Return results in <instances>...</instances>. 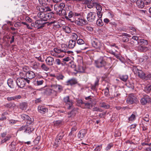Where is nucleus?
<instances>
[{"label": "nucleus", "instance_id": "nucleus-30", "mask_svg": "<svg viewBox=\"0 0 151 151\" xmlns=\"http://www.w3.org/2000/svg\"><path fill=\"white\" fill-rule=\"evenodd\" d=\"M55 64L57 65H61L62 66H64L65 63L64 61H61L59 59H57L55 60Z\"/></svg>", "mask_w": 151, "mask_h": 151}, {"label": "nucleus", "instance_id": "nucleus-59", "mask_svg": "<svg viewBox=\"0 0 151 151\" xmlns=\"http://www.w3.org/2000/svg\"><path fill=\"white\" fill-rule=\"evenodd\" d=\"M56 6L55 5L54 6V9L55 10L58 12V13H60L61 12V10L62 9V8H60V7H58L56 9Z\"/></svg>", "mask_w": 151, "mask_h": 151}, {"label": "nucleus", "instance_id": "nucleus-38", "mask_svg": "<svg viewBox=\"0 0 151 151\" xmlns=\"http://www.w3.org/2000/svg\"><path fill=\"white\" fill-rule=\"evenodd\" d=\"M11 137V136H9L5 137L2 138L1 139V144L4 143L6 142L9 140Z\"/></svg>", "mask_w": 151, "mask_h": 151}, {"label": "nucleus", "instance_id": "nucleus-41", "mask_svg": "<svg viewBox=\"0 0 151 151\" xmlns=\"http://www.w3.org/2000/svg\"><path fill=\"white\" fill-rule=\"evenodd\" d=\"M79 35V33H72V38L73 39V40L76 41L77 40L78 38V36Z\"/></svg>", "mask_w": 151, "mask_h": 151}, {"label": "nucleus", "instance_id": "nucleus-10", "mask_svg": "<svg viewBox=\"0 0 151 151\" xmlns=\"http://www.w3.org/2000/svg\"><path fill=\"white\" fill-rule=\"evenodd\" d=\"M20 117L23 120L27 121L26 124L33 125L34 124V119H32L28 115L23 114L20 116Z\"/></svg>", "mask_w": 151, "mask_h": 151}, {"label": "nucleus", "instance_id": "nucleus-16", "mask_svg": "<svg viewBox=\"0 0 151 151\" xmlns=\"http://www.w3.org/2000/svg\"><path fill=\"white\" fill-rule=\"evenodd\" d=\"M45 61L47 65L50 66H52L55 62L54 58L51 56L47 57Z\"/></svg>", "mask_w": 151, "mask_h": 151}, {"label": "nucleus", "instance_id": "nucleus-58", "mask_svg": "<svg viewBox=\"0 0 151 151\" xmlns=\"http://www.w3.org/2000/svg\"><path fill=\"white\" fill-rule=\"evenodd\" d=\"M126 85L129 88H131L132 89H133L134 88L133 84L132 83H127L126 84Z\"/></svg>", "mask_w": 151, "mask_h": 151}, {"label": "nucleus", "instance_id": "nucleus-33", "mask_svg": "<svg viewBox=\"0 0 151 151\" xmlns=\"http://www.w3.org/2000/svg\"><path fill=\"white\" fill-rule=\"evenodd\" d=\"M77 110L75 109L74 108L70 111L68 112V117H70L74 116L76 114Z\"/></svg>", "mask_w": 151, "mask_h": 151}, {"label": "nucleus", "instance_id": "nucleus-27", "mask_svg": "<svg viewBox=\"0 0 151 151\" xmlns=\"http://www.w3.org/2000/svg\"><path fill=\"white\" fill-rule=\"evenodd\" d=\"M76 44V41L72 40H70L69 42L68 47L70 49H73L74 47Z\"/></svg>", "mask_w": 151, "mask_h": 151}, {"label": "nucleus", "instance_id": "nucleus-15", "mask_svg": "<svg viewBox=\"0 0 151 151\" xmlns=\"http://www.w3.org/2000/svg\"><path fill=\"white\" fill-rule=\"evenodd\" d=\"M67 13L68 14V16L67 14L65 16V18L68 21H70L71 19L70 18L72 17H73L74 18L76 17V14H78V13L73 12L72 11L67 10Z\"/></svg>", "mask_w": 151, "mask_h": 151}, {"label": "nucleus", "instance_id": "nucleus-54", "mask_svg": "<svg viewBox=\"0 0 151 151\" xmlns=\"http://www.w3.org/2000/svg\"><path fill=\"white\" fill-rule=\"evenodd\" d=\"M97 12H101L102 10V6L100 4H97L96 6Z\"/></svg>", "mask_w": 151, "mask_h": 151}, {"label": "nucleus", "instance_id": "nucleus-42", "mask_svg": "<svg viewBox=\"0 0 151 151\" xmlns=\"http://www.w3.org/2000/svg\"><path fill=\"white\" fill-rule=\"evenodd\" d=\"M67 14V10L66 11L65 9H62L61 10V12L60 13H58V14L60 16H64L65 17V16H66Z\"/></svg>", "mask_w": 151, "mask_h": 151}, {"label": "nucleus", "instance_id": "nucleus-6", "mask_svg": "<svg viewBox=\"0 0 151 151\" xmlns=\"http://www.w3.org/2000/svg\"><path fill=\"white\" fill-rule=\"evenodd\" d=\"M30 80L25 78H18L16 80V83L18 86L20 88L24 87L26 83H29Z\"/></svg>", "mask_w": 151, "mask_h": 151}, {"label": "nucleus", "instance_id": "nucleus-47", "mask_svg": "<svg viewBox=\"0 0 151 151\" xmlns=\"http://www.w3.org/2000/svg\"><path fill=\"white\" fill-rule=\"evenodd\" d=\"M54 50L55 52L58 53H60L62 52H66L65 50H64L63 49H60L58 48H54Z\"/></svg>", "mask_w": 151, "mask_h": 151}, {"label": "nucleus", "instance_id": "nucleus-48", "mask_svg": "<svg viewBox=\"0 0 151 151\" xmlns=\"http://www.w3.org/2000/svg\"><path fill=\"white\" fill-rule=\"evenodd\" d=\"M54 123L55 126H59L62 124V120H58L55 121L54 122Z\"/></svg>", "mask_w": 151, "mask_h": 151}, {"label": "nucleus", "instance_id": "nucleus-26", "mask_svg": "<svg viewBox=\"0 0 151 151\" xmlns=\"http://www.w3.org/2000/svg\"><path fill=\"white\" fill-rule=\"evenodd\" d=\"M138 44L140 45H146L148 44L147 41L144 39H140L137 42Z\"/></svg>", "mask_w": 151, "mask_h": 151}, {"label": "nucleus", "instance_id": "nucleus-3", "mask_svg": "<svg viewBox=\"0 0 151 151\" xmlns=\"http://www.w3.org/2000/svg\"><path fill=\"white\" fill-rule=\"evenodd\" d=\"M86 100H89V101L87 102H84L82 100H78V106H81V105H84V108H87L90 109L91 107H92V101L93 99L91 97V96H89L88 97H86L85 98Z\"/></svg>", "mask_w": 151, "mask_h": 151}, {"label": "nucleus", "instance_id": "nucleus-40", "mask_svg": "<svg viewBox=\"0 0 151 151\" xmlns=\"http://www.w3.org/2000/svg\"><path fill=\"white\" fill-rule=\"evenodd\" d=\"M137 114V112L136 111H134L133 112V114H132L130 116L129 118L128 119L129 121H132L134 120L135 119L136 116L135 114Z\"/></svg>", "mask_w": 151, "mask_h": 151}, {"label": "nucleus", "instance_id": "nucleus-21", "mask_svg": "<svg viewBox=\"0 0 151 151\" xmlns=\"http://www.w3.org/2000/svg\"><path fill=\"white\" fill-rule=\"evenodd\" d=\"M135 97L133 95H130L127 100V102L129 104H132L135 102Z\"/></svg>", "mask_w": 151, "mask_h": 151}, {"label": "nucleus", "instance_id": "nucleus-19", "mask_svg": "<svg viewBox=\"0 0 151 151\" xmlns=\"http://www.w3.org/2000/svg\"><path fill=\"white\" fill-rule=\"evenodd\" d=\"M87 133L85 129L81 130L78 134V137L79 139H81L83 138Z\"/></svg>", "mask_w": 151, "mask_h": 151}, {"label": "nucleus", "instance_id": "nucleus-44", "mask_svg": "<svg viewBox=\"0 0 151 151\" xmlns=\"http://www.w3.org/2000/svg\"><path fill=\"white\" fill-rule=\"evenodd\" d=\"M55 77L58 80H63L64 78V76L61 74L59 73Z\"/></svg>", "mask_w": 151, "mask_h": 151}, {"label": "nucleus", "instance_id": "nucleus-43", "mask_svg": "<svg viewBox=\"0 0 151 151\" xmlns=\"http://www.w3.org/2000/svg\"><path fill=\"white\" fill-rule=\"evenodd\" d=\"M144 91L147 93H149L151 91V85L146 86L144 88Z\"/></svg>", "mask_w": 151, "mask_h": 151}, {"label": "nucleus", "instance_id": "nucleus-49", "mask_svg": "<svg viewBox=\"0 0 151 151\" xmlns=\"http://www.w3.org/2000/svg\"><path fill=\"white\" fill-rule=\"evenodd\" d=\"M65 32L68 34H69L71 32V29L69 27L66 26L64 28Z\"/></svg>", "mask_w": 151, "mask_h": 151}, {"label": "nucleus", "instance_id": "nucleus-32", "mask_svg": "<svg viewBox=\"0 0 151 151\" xmlns=\"http://www.w3.org/2000/svg\"><path fill=\"white\" fill-rule=\"evenodd\" d=\"M99 105L101 107L105 109H108L110 107V106L108 104L104 102L100 103Z\"/></svg>", "mask_w": 151, "mask_h": 151}, {"label": "nucleus", "instance_id": "nucleus-18", "mask_svg": "<svg viewBox=\"0 0 151 151\" xmlns=\"http://www.w3.org/2000/svg\"><path fill=\"white\" fill-rule=\"evenodd\" d=\"M141 104L143 105L146 104L147 103H150L151 102V99L148 96L144 97L141 99L140 100Z\"/></svg>", "mask_w": 151, "mask_h": 151}, {"label": "nucleus", "instance_id": "nucleus-64", "mask_svg": "<svg viewBox=\"0 0 151 151\" xmlns=\"http://www.w3.org/2000/svg\"><path fill=\"white\" fill-rule=\"evenodd\" d=\"M103 12H97V15L98 17L100 19L102 17Z\"/></svg>", "mask_w": 151, "mask_h": 151}, {"label": "nucleus", "instance_id": "nucleus-39", "mask_svg": "<svg viewBox=\"0 0 151 151\" xmlns=\"http://www.w3.org/2000/svg\"><path fill=\"white\" fill-rule=\"evenodd\" d=\"M64 135L65 134L64 131H62L61 132H60L56 136V137L59 139V140H61L63 139Z\"/></svg>", "mask_w": 151, "mask_h": 151}, {"label": "nucleus", "instance_id": "nucleus-1", "mask_svg": "<svg viewBox=\"0 0 151 151\" xmlns=\"http://www.w3.org/2000/svg\"><path fill=\"white\" fill-rule=\"evenodd\" d=\"M106 57L105 56L104 57L101 56L95 61V66L97 68H101L104 67L105 69H107L105 68L107 64L105 58Z\"/></svg>", "mask_w": 151, "mask_h": 151}, {"label": "nucleus", "instance_id": "nucleus-8", "mask_svg": "<svg viewBox=\"0 0 151 151\" xmlns=\"http://www.w3.org/2000/svg\"><path fill=\"white\" fill-rule=\"evenodd\" d=\"M51 87L52 88L50 89V90L52 91H53L54 92V93H59L63 90V87L60 85L57 84H52L51 85Z\"/></svg>", "mask_w": 151, "mask_h": 151}, {"label": "nucleus", "instance_id": "nucleus-20", "mask_svg": "<svg viewBox=\"0 0 151 151\" xmlns=\"http://www.w3.org/2000/svg\"><path fill=\"white\" fill-rule=\"evenodd\" d=\"M40 63L38 62L33 61L31 63V67L34 70L38 69L40 65Z\"/></svg>", "mask_w": 151, "mask_h": 151}, {"label": "nucleus", "instance_id": "nucleus-29", "mask_svg": "<svg viewBox=\"0 0 151 151\" xmlns=\"http://www.w3.org/2000/svg\"><path fill=\"white\" fill-rule=\"evenodd\" d=\"M14 82L12 79H9L7 81V84L11 88H14Z\"/></svg>", "mask_w": 151, "mask_h": 151}, {"label": "nucleus", "instance_id": "nucleus-4", "mask_svg": "<svg viewBox=\"0 0 151 151\" xmlns=\"http://www.w3.org/2000/svg\"><path fill=\"white\" fill-rule=\"evenodd\" d=\"M132 70L135 74L138 75L140 78L145 80L146 75L142 70V68L139 66H133Z\"/></svg>", "mask_w": 151, "mask_h": 151}, {"label": "nucleus", "instance_id": "nucleus-13", "mask_svg": "<svg viewBox=\"0 0 151 151\" xmlns=\"http://www.w3.org/2000/svg\"><path fill=\"white\" fill-rule=\"evenodd\" d=\"M99 79L97 77L96 78V80L95 81V83L94 84H91V89L92 90V93L93 94H95L96 92V87L99 85Z\"/></svg>", "mask_w": 151, "mask_h": 151}, {"label": "nucleus", "instance_id": "nucleus-7", "mask_svg": "<svg viewBox=\"0 0 151 151\" xmlns=\"http://www.w3.org/2000/svg\"><path fill=\"white\" fill-rule=\"evenodd\" d=\"M63 101L65 103V105L68 109H73V102L70 99L69 96H67L63 99Z\"/></svg>", "mask_w": 151, "mask_h": 151}, {"label": "nucleus", "instance_id": "nucleus-36", "mask_svg": "<svg viewBox=\"0 0 151 151\" xmlns=\"http://www.w3.org/2000/svg\"><path fill=\"white\" fill-rule=\"evenodd\" d=\"M119 78L124 82H126L127 80L128 76L127 75H122L119 76Z\"/></svg>", "mask_w": 151, "mask_h": 151}, {"label": "nucleus", "instance_id": "nucleus-12", "mask_svg": "<svg viewBox=\"0 0 151 151\" xmlns=\"http://www.w3.org/2000/svg\"><path fill=\"white\" fill-rule=\"evenodd\" d=\"M37 16L41 19L44 21H47L48 19H50L47 13L40 12L37 14Z\"/></svg>", "mask_w": 151, "mask_h": 151}, {"label": "nucleus", "instance_id": "nucleus-34", "mask_svg": "<svg viewBox=\"0 0 151 151\" xmlns=\"http://www.w3.org/2000/svg\"><path fill=\"white\" fill-rule=\"evenodd\" d=\"M21 98V96L20 95H19L14 96L7 97V99L8 101H10L12 100H15L16 99H20Z\"/></svg>", "mask_w": 151, "mask_h": 151}, {"label": "nucleus", "instance_id": "nucleus-50", "mask_svg": "<svg viewBox=\"0 0 151 151\" xmlns=\"http://www.w3.org/2000/svg\"><path fill=\"white\" fill-rule=\"evenodd\" d=\"M77 43L79 45H86L85 42L82 39H79L77 41Z\"/></svg>", "mask_w": 151, "mask_h": 151}, {"label": "nucleus", "instance_id": "nucleus-2", "mask_svg": "<svg viewBox=\"0 0 151 151\" xmlns=\"http://www.w3.org/2000/svg\"><path fill=\"white\" fill-rule=\"evenodd\" d=\"M75 23L79 26H82L88 24V22L83 17L80 13L75 14Z\"/></svg>", "mask_w": 151, "mask_h": 151}, {"label": "nucleus", "instance_id": "nucleus-28", "mask_svg": "<svg viewBox=\"0 0 151 151\" xmlns=\"http://www.w3.org/2000/svg\"><path fill=\"white\" fill-rule=\"evenodd\" d=\"M17 145L16 142H13L10 144L9 147L10 148V151H15L16 150V146Z\"/></svg>", "mask_w": 151, "mask_h": 151}, {"label": "nucleus", "instance_id": "nucleus-35", "mask_svg": "<svg viewBox=\"0 0 151 151\" xmlns=\"http://www.w3.org/2000/svg\"><path fill=\"white\" fill-rule=\"evenodd\" d=\"M47 64H45L44 63H42L41 65V67L42 70L45 71H47L50 70V68Z\"/></svg>", "mask_w": 151, "mask_h": 151}, {"label": "nucleus", "instance_id": "nucleus-51", "mask_svg": "<svg viewBox=\"0 0 151 151\" xmlns=\"http://www.w3.org/2000/svg\"><path fill=\"white\" fill-rule=\"evenodd\" d=\"M41 138L40 136H37L34 140V142L35 144H37L39 142Z\"/></svg>", "mask_w": 151, "mask_h": 151}, {"label": "nucleus", "instance_id": "nucleus-25", "mask_svg": "<svg viewBox=\"0 0 151 151\" xmlns=\"http://www.w3.org/2000/svg\"><path fill=\"white\" fill-rule=\"evenodd\" d=\"M137 49L140 52H145L148 50V48L146 47L139 45L137 47Z\"/></svg>", "mask_w": 151, "mask_h": 151}, {"label": "nucleus", "instance_id": "nucleus-22", "mask_svg": "<svg viewBox=\"0 0 151 151\" xmlns=\"http://www.w3.org/2000/svg\"><path fill=\"white\" fill-rule=\"evenodd\" d=\"M27 79H32L35 77V73L32 71H29L27 72Z\"/></svg>", "mask_w": 151, "mask_h": 151}, {"label": "nucleus", "instance_id": "nucleus-60", "mask_svg": "<svg viewBox=\"0 0 151 151\" xmlns=\"http://www.w3.org/2000/svg\"><path fill=\"white\" fill-rule=\"evenodd\" d=\"M40 12H45V7L44 6H41L40 8Z\"/></svg>", "mask_w": 151, "mask_h": 151}, {"label": "nucleus", "instance_id": "nucleus-37", "mask_svg": "<svg viewBox=\"0 0 151 151\" xmlns=\"http://www.w3.org/2000/svg\"><path fill=\"white\" fill-rule=\"evenodd\" d=\"M5 107L7 108H13L15 106V105L12 103H10L4 105Z\"/></svg>", "mask_w": 151, "mask_h": 151}, {"label": "nucleus", "instance_id": "nucleus-55", "mask_svg": "<svg viewBox=\"0 0 151 151\" xmlns=\"http://www.w3.org/2000/svg\"><path fill=\"white\" fill-rule=\"evenodd\" d=\"M85 68L81 66H79L78 67V71L79 72L83 73L84 71Z\"/></svg>", "mask_w": 151, "mask_h": 151}, {"label": "nucleus", "instance_id": "nucleus-63", "mask_svg": "<svg viewBox=\"0 0 151 151\" xmlns=\"http://www.w3.org/2000/svg\"><path fill=\"white\" fill-rule=\"evenodd\" d=\"M121 133L118 131H116L114 132V136L115 137H117L120 136Z\"/></svg>", "mask_w": 151, "mask_h": 151}, {"label": "nucleus", "instance_id": "nucleus-9", "mask_svg": "<svg viewBox=\"0 0 151 151\" xmlns=\"http://www.w3.org/2000/svg\"><path fill=\"white\" fill-rule=\"evenodd\" d=\"M29 125V124H26V125L22 126L19 128V130L20 131L24 130V132L30 134L34 131V128L32 127H31Z\"/></svg>", "mask_w": 151, "mask_h": 151}, {"label": "nucleus", "instance_id": "nucleus-62", "mask_svg": "<svg viewBox=\"0 0 151 151\" xmlns=\"http://www.w3.org/2000/svg\"><path fill=\"white\" fill-rule=\"evenodd\" d=\"M40 4L42 6H45L46 4L45 1L44 0H38Z\"/></svg>", "mask_w": 151, "mask_h": 151}, {"label": "nucleus", "instance_id": "nucleus-11", "mask_svg": "<svg viewBox=\"0 0 151 151\" xmlns=\"http://www.w3.org/2000/svg\"><path fill=\"white\" fill-rule=\"evenodd\" d=\"M96 14L93 12H90L87 15V19L88 21L90 22H93L96 19Z\"/></svg>", "mask_w": 151, "mask_h": 151}, {"label": "nucleus", "instance_id": "nucleus-52", "mask_svg": "<svg viewBox=\"0 0 151 151\" xmlns=\"http://www.w3.org/2000/svg\"><path fill=\"white\" fill-rule=\"evenodd\" d=\"M44 81L43 80H37V81H35L36 84L37 86H40L42 85L43 82Z\"/></svg>", "mask_w": 151, "mask_h": 151}, {"label": "nucleus", "instance_id": "nucleus-61", "mask_svg": "<svg viewBox=\"0 0 151 151\" xmlns=\"http://www.w3.org/2000/svg\"><path fill=\"white\" fill-rule=\"evenodd\" d=\"M151 79V73H149L146 74L145 78V80L150 79Z\"/></svg>", "mask_w": 151, "mask_h": 151}, {"label": "nucleus", "instance_id": "nucleus-53", "mask_svg": "<svg viewBox=\"0 0 151 151\" xmlns=\"http://www.w3.org/2000/svg\"><path fill=\"white\" fill-rule=\"evenodd\" d=\"M102 148V145L97 146L94 150V151H100Z\"/></svg>", "mask_w": 151, "mask_h": 151}, {"label": "nucleus", "instance_id": "nucleus-57", "mask_svg": "<svg viewBox=\"0 0 151 151\" xmlns=\"http://www.w3.org/2000/svg\"><path fill=\"white\" fill-rule=\"evenodd\" d=\"M149 116L148 114H147L145 116L143 117V120L146 122H148L149 121Z\"/></svg>", "mask_w": 151, "mask_h": 151}, {"label": "nucleus", "instance_id": "nucleus-17", "mask_svg": "<svg viewBox=\"0 0 151 151\" xmlns=\"http://www.w3.org/2000/svg\"><path fill=\"white\" fill-rule=\"evenodd\" d=\"M78 83L77 80L75 78H72L68 80L66 82V85L67 86H72Z\"/></svg>", "mask_w": 151, "mask_h": 151}, {"label": "nucleus", "instance_id": "nucleus-31", "mask_svg": "<svg viewBox=\"0 0 151 151\" xmlns=\"http://www.w3.org/2000/svg\"><path fill=\"white\" fill-rule=\"evenodd\" d=\"M27 106V104L26 102L21 103L19 104V108L22 110H26Z\"/></svg>", "mask_w": 151, "mask_h": 151}, {"label": "nucleus", "instance_id": "nucleus-46", "mask_svg": "<svg viewBox=\"0 0 151 151\" xmlns=\"http://www.w3.org/2000/svg\"><path fill=\"white\" fill-rule=\"evenodd\" d=\"M19 75L20 76V77L19 78H25L26 79H27V73H25V72H21L19 73Z\"/></svg>", "mask_w": 151, "mask_h": 151}, {"label": "nucleus", "instance_id": "nucleus-45", "mask_svg": "<svg viewBox=\"0 0 151 151\" xmlns=\"http://www.w3.org/2000/svg\"><path fill=\"white\" fill-rule=\"evenodd\" d=\"M60 142V140H59V139L56 137L53 145L56 146V147H58L59 146Z\"/></svg>", "mask_w": 151, "mask_h": 151}, {"label": "nucleus", "instance_id": "nucleus-56", "mask_svg": "<svg viewBox=\"0 0 151 151\" xmlns=\"http://www.w3.org/2000/svg\"><path fill=\"white\" fill-rule=\"evenodd\" d=\"M47 13L48 14H49L48 16L49 17V18L50 19L54 17V14H55L54 12H50L49 13Z\"/></svg>", "mask_w": 151, "mask_h": 151}, {"label": "nucleus", "instance_id": "nucleus-14", "mask_svg": "<svg viewBox=\"0 0 151 151\" xmlns=\"http://www.w3.org/2000/svg\"><path fill=\"white\" fill-rule=\"evenodd\" d=\"M44 20L42 19L37 20L35 21V24H37L38 29H41L47 23V22H44Z\"/></svg>", "mask_w": 151, "mask_h": 151}, {"label": "nucleus", "instance_id": "nucleus-23", "mask_svg": "<svg viewBox=\"0 0 151 151\" xmlns=\"http://www.w3.org/2000/svg\"><path fill=\"white\" fill-rule=\"evenodd\" d=\"M38 111L42 114H45L48 111V109L43 106H39L38 108Z\"/></svg>", "mask_w": 151, "mask_h": 151}, {"label": "nucleus", "instance_id": "nucleus-5", "mask_svg": "<svg viewBox=\"0 0 151 151\" xmlns=\"http://www.w3.org/2000/svg\"><path fill=\"white\" fill-rule=\"evenodd\" d=\"M91 44L93 47L97 49L98 51L103 49V43L97 39H95L92 42Z\"/></svg>", "mask_w": 151, "mask_h": 151}, {"label": "nucleus", "instance_id": "nucleus-24", "mask_svg": "<svg viewBox=\"0 0 151 151\" xmlns=\"http://www.w3.org/2000/svg\"><path fill=\"white\" fill-rule=\"evenodd\" d=\"M137 6L140 8L142 9L145 6V4L142 0H137L136 2Z\"/></svg>", "mask_w": 151, "mask_h": 151}]
</instances>
